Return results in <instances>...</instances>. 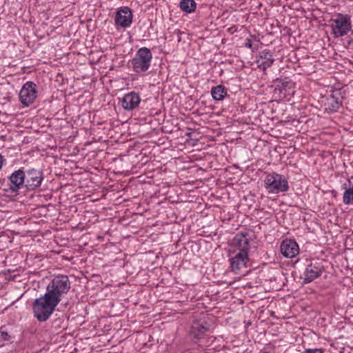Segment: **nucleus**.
<instances>
[{
    "instance_id": "f257e3e1",
    "label": "nucleus",
    "mask_w": 353,
    "mask_h": 353,
    "mask_svg": "<svg viewBox=\"0 0 353 353\" xmlns=\"http://www.w3.org/2000/svg\"><path fill=\"white\" fill-rule=\"evenodd\" d=\"M247 236L248 233L239 232L234 236L230 245V268L235 274H239L242 269L246 268L250 261V243Z\"/></svg>"
},
{
    "instance_id": "f03ea898",
    "label": "nucleus",
    "mask_w": 353,
    "mask_h": 353,
    "mask_svg": "<svg viewBox=\"0 0 353 353\" xmlns=\"http://www.w3.org/2000/svg\"><path fill=\"white\" fill-rule=\"evenodd\" d=\"M71 288V282L67 275L58 274L53 277L47 285L46 294L59 303Z\"/></svg>"
},
{
    "instance_id": "7ed1b4c3",
    "label": "nucleus",
    "mask_w": 353,
    "mask_h": 353,
    "mask_svg": "<svg viewBox=\"0 0 353 353\" xmlns=\"http://www.w3.org/2000/svg\"><path fill=\"white\" fill-rule=\"evenodd\" d=\"M59 303L46 293L36 299L32 304L34 316L39 321H46L55 310Z\"/></svg>"
},
{
    "instance_id": "20e7f679",
    "label": "nucleus",
    "mask_w": 353,
    "mask_h": 353,
    "mask_svg": "<svg viewBox=\"0 0 353 353\" xmlns=\"http://www.w3.org/2000/svg\"><path fill=\"white\" fill-rule=\"evenodd\" d=\"M264 185L268 193L279 194L289 190L288 181L286 178L276 172L269 173L264 179Z\"/></svg>"
},
{
    "instance_id": "39448f33",
    "label": "nucleus",
    "mask_w": 353,
    "mask_h": 353,
    "mask_svg": "<svg viewBox=\"0 0 353 353\" xmlns=\"http://www.w3.org/2000/svg\"><path fill=\"white\" fill-rule=\"evenodd\" d=\"M152 54L148 48H140L131 61L134 72L139 74L145 73L150 67Z\"/></svg>"
},
{
    "instance_id": "423d86ee",
    "label": "nucleus",
    "mask_w": 353,
    "mask_h": 353,
    "mask_svg": "<svg viewBox=\"0 0 353 353\" xmlns=\"http://www.w3.org/2000/svg\"><path fill=\"white\" fill-rule=\"evenodd\" d=\"M331 28L335 37L346 35L351 30L350 17L341 13L337 14L336 18L332 20Z\"/></svg>"
},
{
    "instance_id": "0eeeda50",
    "label": "nucleus",
    "mask_w": 353,
    "mask_h": 353,
    "mask_svg": "<svg viewBox=\"0 0 353 353\" xmlns=\"http://www.w3.org/2000/svg\"><path fill=\"white\" fill-rule=\"evenodd\" d=\"M37 85L33 81L26 82L19 94V101L25 107H28L34 103L37 97Z\"/></svg>"
},
{
    "instance_id": "6e6552de",
    "label": "nucleus",
    "mask_w": 353,
    "mask_h": 353,
    "mask_svg": "<svg viewBox=\"0 0 353 353\" xmlns=\"http://www.w3.org/2000/svg\"><path fill=\"white\" fill-rule=\"evenodd\" d=\"M24 175L25 187L29 190L38 188L43 180L42 171L34 168L24 171Z\"/></svg>"
},
{
    "instance_id": "1a4fd4ad",
    "label": "nucleus",
    "mask_w": 353,
    "mask_h": 353,
    "mask_svg": "<svg viewBox=\"0 0 353 353\" xmlns=\"http://www.w3.org/2000/svg\"><path fill=\"white\" fill-rule=\"evenodd\" d=\"M324 270H325L321 262H319L317 261H311L310 263L307 265L303 273L304 283H309L319 278Z\"/></svg>"
},
{
    "instance_id": "9d476101",
    "label": "nucleus",
    "mask_w": 353,
    "mask_h": 353,
    "mask_svg": "<svg viewBox=\"0 0 353 353\" xmlns=\"http://www.w3.org/2000/svg\"><path fill=\"white\" fill-rule=\"evenodd\" d=\"M132 18L133 14L129 7H121L115 14V24L123 28H128L132 23Z\"/></svg>"
},
{
    "instance_id": "9b49d317",
    "label": "nucleus",
    "mask_w": 353,
    "mask_h": 353,
    "mask_svg": "<svg viewBox=\"0 0 353 353\" xmlns=\"http://www.w3.org/2000/svg\"><path fill=\"white\" fill-rule=\"evenodd\" d=\"M24 170L19 169L12 172L8 177L11 192L17 193L21 188L25 187Z\"/></svg>"
},
{
    "instance_id": "f8f14e48",
    "label": "nucleus",
    "mask_w": 353,
    "mask_h": 353,
    "mask_svg": "<svg viewBox=\"0 0 353 353\" xmlns=\"http://www.w3.org/2000/svg\"><path fill=\"white\" fill-rule=\"evenodd\" d=\"M141 102V97L139 93L134 91L125 94L121 99V106L125 110H133L137 109Z\"/></svg>"
},
{
    "instance_id": "ddd939ff",
    "label": "nucleus",
    "mask_w": 353,
    "mask_h": 353,
    "mask_svg": "<svg viewBox=\"0 0 353 353\" xmlns=\"http://www.w3.org/2000/svg\"><path fill=\"white\" fill-rule=\"evenodd\" d=\"M280 251L285 258H293L299 252L298 243L292 239H285L280 245Z\"/></svg>"
},
{
    "instance_id": "4468645a",
    "label": "nucleus",
    "mask_w": 353,
    "mask_h": 353,
    "mask_svg": "<svg viewBox=\"0 0 353 353\" xmlns=\"http://www.w3.org/2000/svg\"><path fill=\"white\" fill-rule=\"evenodd\" d=\"M293 82L286 79H276L274 89V94H279L280 98H285L293 87Z\"/></svg>"
},
{
    "instance_id": "2eb2a0df",
    "label": "nucleus",
    "mask_w": 353,
    "mask_h": 353,
    "mask_svg": "<svg viewBox=\"0 0 353 353\" xmlns=\"http://www.w3.org/2000/svg\"><path fill=\"white\" fill-rule=\"evenodd\" d=\"M274 61V59L269 50H264L260 52L256 59L258 67L263 71L270 68Z\"/></svg>"
},
{
    "instance_id": "dca6fc26",
    "label": "nucleus",
    "mask_w": 353,
    "mask_h": 353,
    "mask_svg": "<svg viewBox=\"0 0 353 353\" xmlns=\"http://www.w3.org/2000/svg\"><path fill=\"white\" fill-rule=\"evenodd\" d=\"M338 96L335 94H332L330 97L327 99L325 103V110L328 113H333L336 112L343 103L342 97L340 94L337 93Z\"/></svg>"
},
{
    "instance_id": "f3484780",
    "label": "nucleus",
    "mask_w": 353,
    "mask_h": 353,
    "mask_svg": "<svg viewBox=\"0 0 353 353\" xmlns=\"http://www.w3.org/2000/svg\"><path fill=\"white\" fill-rule=\"evenodd\" d=\"M205 322L193 321L191 327V334L196 339L201 338L208 331Z\"/></svg>"
},
{
    "instance_id": "a211bd4d",
    "label": "nucleus",
    "mask_w": 353,
    "mask_h": 353,
    "mask_svg": "<svg viewBox=\"0 0 353 353\" xmlns=\"http://www.w3.org/2000/svg\"><path fill=\"white\" fill-rule=\"evenodd\" d=\"M211 94L214 100L221 101L227 95V89L222 85H218L212 88Z\"/></svg>"
},
{
    "instance_id": "6ab92c4d",
    "label": "nucleus",
    "mask_w": 353,
    "mask_h": 353,
    "mask_svg": "<svg viewBox=\"0 0 353 353\" xmlns=\"http://www.w3.org/2000/svg\"><path fill=\"white\" fill-rule=\"evenodd\" d=\"M179 8L185 13H192L195 11L196 3L194 0H181Z\"/></svg>"
},
{
    "instance_id": "aec40b11",
    "label": "nucleus",
    "mask_w": 353,
    "mask_h": 353,
    "mask_svg": "<svg viewBox=\"0 0 353 353\" xmlns=\"http://www.w3.org/2000/svg\"><path fill=\"white\" fill-rule=\"evenodd\" d=\"M346 183L343 185V188L345 189L343 196V202L345 205H353V185L350 188H346Z\"/></svg>"
},
{
    "instance_id": "412c9836",
    "label": "nucleus",
    "mask_w": 353,
    "mask_h": 353,
    "mask_svg": "<svg viewBox=\"0 0 353 353\" xmlns=\"http://www.w3.org/2000/svg\"><path fill=\"white\" fill-rule=\"evenodd\" d=\"M10 339V334L3 330H0V347L3 346L6 342Z\"/></svg>"
},
{
    "instance_id": "4be33fe9",
    "label": "nucleus",
    "mask_w": 353,
    "mask_h": 353,
    "mask_svg": "<svg viewBox=\"0 0 353 353\" xmlns=\"http://www.w3.org/2000/svg\"><path fill=\"white\" fill-rule=\"evenodd\" d=\"M63 323L64 320L62 318H57L52 321V326L56 330H58L63 327Z\"/></svg>"
},
{
    "instance_id": "5701e85b",
    "label": "nucleus",
    "mask_w": 353,
    "mask_h": 353,
    "mask_svg": "<svg viewBox=\"0 0 353 353\" xmlns=\"http://www.w3.org/2000/svg\"><path fill=\"white\" fill-rule=\"evenodd\" d=\"M301 353H324L323 349L314 348V349H306Z\"/></svg>"
},
{
    "instance_id": "b1692460",
    "label": "nucleus",
    "mask_w": 353,
    "mask_h": 353,
    "mask_svg": "<svg viewBox=\"0 0 353 353\" xmlns=\"http://www.w3.org/2000/svg\"><path fill=\"white\" fill-rule=\"evenodd\" d=\"M245 46L249 49H252V43L250 39H247L245 43Z\"/></svg>"
},
{
    "instance_id": "393cba45",
    "label": "nucleus",
    "mask_w": 353,
    "mask_h": 353,
    "mask_svg": "<svg viewBox=\"0 0 353 353\" xmlns=\"http://www.w3.org/2000/svg\"><path fill=\"white\" fill-rule=\"evenodd\" d=\"M3 163V157L0 154V170L2 168Z\"/></svg>"
}]
</instances>
